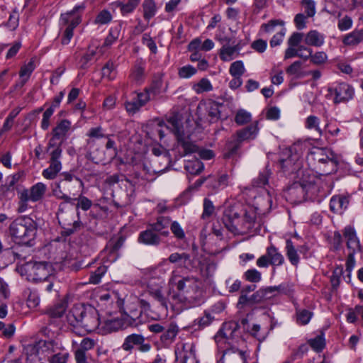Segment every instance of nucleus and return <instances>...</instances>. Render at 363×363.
Segmentation results:
<instances>
[{"label": "nucleus", "mask_w": 363, "mask_h": 363, "mask_svg": "<svg viewBox=\"0 0 363 363\" xmlns=\"http://www.w3.org/2000/svg\"><path fill=\"white\" fill-rule=\"evenodd\" d=\"M63 189H67L65 182H58L52 188V194L58 199L65 201V203H72V199Z\"/></svg>", "instance_id": "c9c22d12"}, {"label": "nucleus", "mask_w": 363, "mask_h": 363, "mask_svg": "<svg viewBox=\"0 0 363 363\" xmlns=\"http://www.w3.org/2000/svg\"><path fill=\"white\" fill-rule=\"evenodd\" d=\"M177 293L173 292L169 294V302L172 310L182 309V303H189L190 306L200 304L202 301V290L199 287L196 279L187 277L177 282Z\"/></svg>", "instance_id": "f257e3e1"}, {"label": "nucleus", "mask_w": 363, "mask_h": 363, "mask_svg": "<svg viewBox=\"0 0 363 363\" xmlns=\"http://www.w3.org/2000/svg\"><path fill=\"white\" fill-rule=\"evenodd\" d=\"M197 69L192 65H187L180 67L178 70V76L182 79H189L196 74Z\"/></svg>", "instance_id": "680f3d73"}, {"label": "nucleus", "mask_w": 363, "mask_h": 363, "mask_svg": "<svg viewBox=\"0 0 363 363\" xmlns=\"http://www.w3.org/2000/svg\"><path fill=\"white\" fill-rule=\"evenodd\" d=\"M51 345L50 342L39 340L33 344H28L24 347L23 351L27 356V360L33 362L40 355L44 354Z\"/></svg>", "instance_id": "2eb2a0df"}, {"label": "nucleus", "mask_w": 363, "mask_h": 363, "mask_svg": "<svg viewBox=\"0 0 363 363\" xmlns=\"http://www.w3.org/2000/svg\"><path fill=\"white\" fill-rule=\"evenodd\" d=\"M176 359L179 363H199L193 342L179 343L175 350Z\"/></svg>", "instance_id": "f8f14e48"}, {"label": "nucleus", "mask_w": 363, "mask_h": 363, "mask_svg": "<svg viewBox=\"0 0 363 363\" xmlns=\"http://www.w3.org/2000/svg\"><path fill=\"white\" fill-rule=\"evenodd\" d=\"M106 272V267L105 266L99 267L94 272H91L89 277V283L93 284H99Z\"/></svg>", "instance_id": "338daca9"}, {"label": "nucleus", "mask_w": 363, "mask_h": 363, "mask_svg": "<svg viewBox=\"0 0 363 363\" xmlns=\"http://www.w3.org/2000/svg\"><path fill=\"white\" fill-rule=\"evenodd\" d=\"M363 41V28L355 29L345 35L342 43L346 46H356Z\"/></svg>", "instance_id": "2f4dec72"}, {"label": "nucleus", "mask_w": 363, "mask_h": 363, "mask_svg": "<svg viewBox=\"0 0 363 363\" xmlns=\"http://www.w3.org/2000/svg\"><path fill=\"white\" fill-rule=\"evenodd\" d=\"M245 71V67L241 60L233 62L229 69V72L233 77H241Z\"/></svg>", "instance_id": "052dcab7"}, {"label": "nucleus", "mask_w": 363, "mask_h": 363, "mask_svg": "<svg viewBox=\"0 0 363 363\" xmlns=\"http://www.w3.org/2000/svg\"><path fill=\"white\" fill-rule=\"evenodd\" d=\"M208 185L213 189L225 187L228 184V176L226 174L220 175L218 178L208 177L206 178Z\"/></svg>", "instance_id": "79ce46f5"}, {"label": "nucleus", "mask_w": 363, "mask_h": 363, "mask_svg": "<svg viewBox=\"0 0 363 363\" xmlns=\"http://www.w3.org/2000/svg\"><path fill=\"white\" fill-rule=\"evenodd\" d=\"M26 268L35 281H47L51 277L52 267L48 262H30L26 264Z\"/></svg>", "instance_id": "9d476101"}, {"label": "nucleus", "mask_w": 363, "mask_h": 363, "mask_svg": "<svg viewBox=\"0 0 363 363\" xmlns=\"http://www.w3.org/2000/svg\"><path fill=\"white\" fill-rule=\"evenodd\" d=\"M244 278L253 283H257L261 281L262 274L256 269H250L247 270L243 275Z\"/></svg>", "instance_id": "774afa93"}, {"label": "nucleus", "mask_w": 363, "mask_h": 363, "mask_svg": "<svg viewBox=\"0 0 363 363\" xmlns=\"http://www.w3.org/2000/svg\"><path fill=\"white\" fill-rule=\"evenodd\" d=\"M178 332V326L175 323H170L167 328H164L160 340L165 345L170 344L174 340Z\"/></svg>", "instance_id": "72a5a7b5"}, {"label": "nucleus", "mask_w": 363, "mask_h": 363, "mask_svg": "<svg viewBox=\"0 0 363 363\" xmlns=\"http://www.w3.org/2000/svg\"><path fill=\"white\" fill-rule=\"evenodd\" d=\"M167 128L169 129L177 137L179 135L184 133L182 130L181 121L178 119L177 116H170L167 121Z\"/></svg>", "instance_id": "a19ab883"}, {"label": "nucleus", "mask_w": 363, "mask_h": 363, "mask_svg": "<svg viewBox=\"0 0 363 363\" xmlns=\"http://www.w3.org/2000/svg\"><path fill=\"white\" fill-rule=\"evenodd\" d=\"M328 92L334 95V103H344L352 99L354 89L348 84L342 82L328 88Z\"/></svg>", "instance_id": "4468645a"}, {"label": "nucleus", "mask_w": 363, "mask_h": 363, "mask_svg": "<svg viewBox=\"0 0 363 363\" xmlns=\"http://www.w3.org/2000/svg\"><path fill=\"white\" fill-rule=\"evenodd\" d=\"M37 232L36 223L28 216H21L14 220L9 226V233L16 242L31 245Z\"/></svg>", "instance_id": "7ed1b4c3"}, {"label": "nucleus", "mask_w": 363, "mask_h": 363, "mask_svg": "<svg viewBox=\"0 0 363 363\" xmlns=\"http://www.w3.org/2000/svg\"><path fill=\"white\" fill-rule=\"evenodd\" d=\"M251 114L244 109H240L236 113L235 116V122L239 125H242L251 121Z\"/></svg>", "instance_id": "13d9d810"}, {"label": "nucleus", "mask_w": 363, "mask_h": 363, "mask_svg": "<svg viewBox=\"0 0 363 363\" xmlns=\"http://www.w3.org/2000/svg\"><path fill=\"white\" fill-rule=\"evenodd\" d=\"M152 296L153 298L160 303L162 309L164 310V311L167 312L169 307L171 308L170 303L169 302V297L167 299L165 297H164L160 291H155L152 294Z\"/></svg>", "instance_id": "69168bd1"}, {"label": "nucleus", "mask_w": 363, "mask_h": 363, "mask_svg": "<svg viewBox=\"0 0 363 363\" xmlns=\"http://www.w3.org/2000/svg\"><path fill=\"white\" fill-rule=\"evenodd\" d=\"M239 325L235 321H230L223 323L222 328L215 337L216 342H220L223 339L230 340L234 338Z\"/></svg>", "instance_id": "4be33fe9"}, {"label": "nucleus", "mask_w": 363, "mask_h": 363, "mask_svg": "<svg viewBox=\"0 0 363 363\" xmlns=\"http://www.w3.org/2000/svg\"><path fill=\"white\" fill-rule=\"evenodd\" d=\"M62 169V165L50 163L49 167L43 171V176L48 179H55Z\"/></svg>", "instance_id": "603ef678"}, {"label": "nucleus", "mask_w": 363, "mask_h": 363, "mask_svg": "<svg viewBox=\"0 0 363 363\" xmlns=\"http://www.w3.org/2000/svg\"><path fill=\"white\" fill-rule=\"evenodd\" d=\"M67 308V301L62 300L48 311L50 320H48V325L44 329L45 335L50 336V333L53 335L60 329L61 326L60 318L62 316Z\"/></svg>", "instance_id": "6e6552de"}, {"label": "nucleus", "mask_w": 363, "mask_h": 363, "mask_svg": "<svg viewBox=\"0 0 363 363\" xmlns=\"http://www.w3.org/2000/svg\"><path fill=\"white\" fill-rule=\"evenodd\" d=\"M151 99L149 93L140 92L137 94L136 97L130 101L125 103V108L126 111L130 113H135L140 108L144 106Z\"/></svg>", "instance_id": "aec40b11"}, {"label": "nucleus", "mask_w": 363, "mask_h": 363, "mask_svg": "<svg viewBox=\"0 0 363 363\" xmlns=\"http://www.w3.org/2000/svg\"><path fill=\"white\" fill-rule=\"evenodd\" d=\"M53 146L50 147V141L48 142L47 147V152H49L50 158V163L56 164L57 165H62L60 159L62 157V149L61 147V143H53Z\"/></svg>", "instance_id": "7c9ffc66"}, {"label": "nucleus", "mask_w": 363, "mask_h": 363, "mask_svg": "<svg viewBox=\"0 0 363 363\" xmlns=\"http://www.w3.org/2000/svg\"><path fill=\"white\" fill-rule=\"evenodd\" d=\"M79 331L91 333L98 328L99 325V317L98 311L94 308H86L84 306V312L82 315Z\"/></svg>", "instance_id": "9b49d317"}, {"label": "nucleus", "mask_w": 363, "mask_h": 363, "mask_svg": "<svg viewBox=\"0 0 363 363\" xmlns=\"http://www.w3.org/2000/svg\"><path fill=\"white\" fill-rule=\"evenodd\" d=\"M203 206V213L201 215V218L203 220H208L214 213L215 207L213 204V202L207 198L204 199Z\"/></svg>", "instance_id": "6e6d98bb"}, {"label": "nucleus", "mask_w": 363, "mask_h": 363, "mask_svg": "<svg viewBox=\"0 0 363 363\" xmlns=\"http://www.w3.org/2000/svg\"><path fill=\"white\" fill-rule=\"evenodd\" d=\"M145 340V339L142 335L131 334L125 338L122 348L125 351L130 352L135 345L139 346V344L143 343V341Z\"/></svg>", "instance_id": "f704fd0d"}, {"label": "nucleus", "mask_w": 363, "mask_h": 363, "mask_svg": "<svg viewBox=\"0 0 363 363\" xmlns=\"http://www.w3.org/2000/svg\"><path fill=\"white\" fill-rule=\"evenodd\" d=\"M286 256L291 264L296 266L299 263V256L291 240L286 242Z\"/></svg>", "instance_id": "c03bdc74"}, {"label": "nucleus", "mask_w": 363, "mask_h": 363, "mask_svg": "<svg viewBox=\"0 0 363 363\" xmlns=\"http://www.w3.org/2000/svg\"><path fill=\"white\" fill-rule=\"evenodd\" d=\"M168 260L169 262L172 264H178L180 267H183L185 268H188V267L191 264L192 261L191 259V256L189 254L186 252L179 253L174 252L172 253L169 257Z\"/></svg>", "instance_id": "473e14b6"}, {"label": "nucleus", "mask_w": 363, "mask_h": 363, "mask_svg": "<svg viewBox=\"0 0 363 363\" xmlns=\"http://www.w3.org/2000/svg\"><path fill=\"white\" fill-rule=\"evenodd\" d=\"M140 0H118L113 6L119 8L123 16L133 13L138 6Z\"/></svg>", "instance_id": "cd10ccee"}, {"label": "nucleus", "mask_w": 363, "mask_h": 363, "mask_svg": "<svg viewBox=\"0 0 363 363\" xmlns=\"http://www.w3.org/2000/svg\"><path fill=\"white\" fill-rule=\"evenodd\" d=\"M306 159L309 165L314 167H318L320 168L322 165L328 167V168L323 169L326 174L335 171L337 164V161L333 152L325 148L313 147L308 152Z\"/></svg>", "instance_id": "39448f33"}, {"label": "nucleus", "mask_w": 363, "mask_h": 363, "mask_svg": "<svg viewBox=\"0 0 363 363\" xmlns=\"http://www.w3.org/2000/svg\"><path fill=\"white\" fill-rule=\"evenodd\" d=\"M102 77L106 78L108 80H113L116 75V66L113 62L108 61L103 67L101 69Z\"/></svg>", "instance_id": "3c124183"}, {"label": "nucleus", "mask_w": 363, "mask_h": 363, "mask_svg": "<svg viewBox=\"0 0 363 363\" xmlns=\"http://www.w3.org/2000/svg\"><path fill=\"white\" fill-rule=\"evenodd\" d=\"M294 57H298L305 60H308V56L299 50V46L296 49L294 46L289 45V48L285 50L284 59H290Z\"/></svg>", "instance_id": "0e129e2a"}, {"label": "nucleus", "mask_w": 363, "mask_h": 363, "mask_svg": "<svg viewBox=\"0 0 363 363\" xmlns=\"http://www.w3.org/2000/svg\"><path fill=\"white\" fill-rule=\"evenodd\" d=\"M162 77L163 74L158 73L155 76V79H153L150 86L144 90L145 92L149 93L150 98L160 94L162 86Z\"/></svg>", "instance_id": "e433bc0d"}, {"label": "nucleus", "mask_w": 363, "mask_h": 363, "mask_svg": "<svg viewBox=\"0 0 363 363\" xmlns=\"http://www.w3.org/2000/svg\"><path fill=\"white\" fill-rule=\"evenodd\" d=\"M284 263V256L273 245L267 247L266 249V253L259 257L256 262L257 266L259 268H267L269 265H272L273 267V274L275 273V267L281 266Z\"/></svg>", "instance_id": "1a4fd4ad"}, {"label": "nucleus", "mask_w": 363, "mask_h": 363, "mask_svg": "<svg viewBox=\"0 0 363 363\" xmlns=\"http://www.w3.org/2000/svg\"><path fill=\"white\" fill-rule=\"evenodd\" d=\"M343 235L346 240L347 248L349 252L357 253L362 251L359 240L353 228L347 226L344 230Z\"/></svg>", "instance_id": "a211bd4d"}, {"label": "nucleus", "mask_w": 363, "mask_h": 363, "mask_svg": "<svg viewBox=\"0 0 363 363\" xmlns=\"http://www.w3.org/2000/svg\"><path fill=\"white\" fill-rule=\"evenodd\" d=\"M349 198L343 195L333 196L330 201V210L335 213H342L347 208Z\"/></svg>", "instance_id": "393cba45"}, {"label": "nucleus", "mask_w": 363, "mask_h": 363, "mask_svg": "<svg viewBox=\"0 0 363 363\" xmlns=\"http://www.w3.org/2000/svg\"><path fill=\"white\" fill-rule=\"evenodd\" d=\"M257 213L252 207L239 213L235 207L225 209L222 221L225 228L234 234H247L255 227Z\"/></svg>", "instance_id": "f03ea898"}, {"label": "nucleus", "mask_w": 363, "mask_h": 363, "mask_svg": "<svg viewBox=\"0 0 363 363\" xmlns=\"http://www.w3.org/2000/svg\"><path fill=\"white\" fill-rule=\"evenodd\" d=\"M302 63L301 61H295L286 68V73L294 75L296 78H301L305 76V72L301 71Z\"/></svg>", "instance_id": "864d4df0"}, {"label": "nucleus", "mask_w": 363, "mask_h": 363, "mask_svg": "<svg viewBox=\"0 0 363 363\" xmlns=\"http://www.w3.org/2000/svg\"><path fill=\"white\" fill-rule=\"evenodd\" d=\"M245 352L235 348L226 350L218 363H246Z\"/></svg>", "instance_id": "6ab92c4d"}, {"label": "nucleus", "mask_w": 363, "mask_h": 363, "mask_svg": "<svg viewBox=\"0 0 363 363\" xmlns=\"http://www.w3.org/2000/svg\"><path fill=\"white\" fill-rule=\"evenodd\" d=\"M220 105L215 101H210L207 104L206 112L209 123H215L220 118Z\"/></svg>", "instance_id": "4c0bfd02"}, {"label": "nucleus", "mask_w": 363, "mask_h": 363, "mask_svg": "<svg viewBox=\"0 0 363 363\" xmlns=\"http://www.w3.org/2000/svg\"><path fill=\"white\" fill-rule=\"evenodd\" d=\"M279 163L284 172L294 171L299 166L294 162V158H293L291 155H289L286 159H280Z\"/></svg>", "instance_id": "4d7b16f0"}, {"label": "nucleus", "mask_w": 363, "mask_h": 363, "mask_svg": "<svg viewBox=\"0 0 363 363\" xmlns=\"http://www.w3.org/2000/svg\"><path fill=\"white\" fill-rule=\"evenodd\" d=\"M71 127V122L67 119H63L58 122L52 130V138L49 140L50 147L53 146L52 143H56V140H60V143L62 144Z\"/></svg>", "instance_id": "f3484780"}, {"label": "nucleus", "mask_w": 363, "mask_h": 363, "mask_svg": "<svg viewBox=\"0 0 363 363\" xmlns=\"http://www.w3.org/2000/svg\"><path fill=\"white\" fill-rule=\"evenodd\" d=\"M57 217L62 228L63 236H69L81 228L82 222L79 218V213L72 207L67 208L65 203L60 204Z\"/></svg>", "instance_id": "20e7f679"}, {"label": "nucleus", "mask_w": 363, "mask_h": 363, "mask_svg": "<svg viewBox=\"0 0 363 363\" xmlns=\"http://www.w3.org/2000/svg\"><path fill=\"white\" fill-rule=\"evenodd\" d=\"M47 191V186L42 182H38L32 186L29 189H23L18 191V213H23L28 208L29 201L37 202L41 200Z\"/></svg>", "instance_id": "0eeeda50"}, {"label": "nucleus", "mask_w": 363, "mask_h": 363, "mask_svg": "<svg viewBox=\"0 0 363 363\" xmlns=\"http://www.w3.org/2000/svg\"><path fill=\"white\" fill-rule=\"evenodd\" d=\"M34 69L35 66L33 62H29L28 64L23 65L19 72L20 80L16 84L15 86L22 88L29 79Z\"/></svg>", "instance_id": "c756f323"}, {"label": "nucleus", "mask_w": 363, "mask_h": 363, "mask_svg": "<svg viewBox=\"0 0 363 363\" xmlns=\"http://www.w3.org/2000/svg\"><path fill=\"white\" fill-rule=\"evenodd\" d=\"M313 188L314 184H312L311 182L305 183L296 182L289 188L288 191L290 194H292L296 191H301V193L303 194L305 192L308 193L309 191H311L312 189Z\"/></svg>", "instance_id": "de8ad7c7"}, {"label": "nucleus", "mask_w": 363, "mask_h": 363, "mask_svg": "<svg viewBox=\"0 0 363 363\" xmlns=\"http://www.w3.org/2000/svg\"><path fill=\"white\" fill-rule=\"evenodd\" d=\"M309 345L317 352H321L325 346V340L323 335L316 336L308 340Z\"/></svg>", "instance_id": "5fc2aeb1"}, {"label": "nucleus", "mask_w": 363, "mask_h": 363, "mask_svg": "<svg viewBox=\"0 0 363 363\" xmlns=\"http://www.w3.org/2000/svg\"><path fill=\"white\" fill-rule=\"evenodd\" d=\"M304 43L308 46L321 47L325 43V35L316 30H311L305 35Z\"/></svg>", "instance_id": "bb28decb"}, {"label": "nucleus", "mask_w": 363, "mask_h": 363, "mask_svg": "<svg viewBox=\"0 0 363 363\" xmlns=\"http://www.w3.org/2000/svg\"><path fill=\"white\" fill-rule=\"evenodd\" d=\"M145 66L142 63H137L134 65L130 74V79L138 84H141L145 79Z\"/></svg>", "instance_id": "58836bf2"}, {"label": "nucleus", "mask_w": 363, "mask_h": 363, "mask_svg": "<svg viewBox=\"0 0 363 363\" xmlns=\"http://www.w3.org/2000/svg\"><path fill=\"white\" fill-rule=\"evenodd\" d=\"M204 169L203 162L199 160L189 161L185 164V169L191 174H199Z\"/></svg>", "instance_id": "09e8293b"}, {"label": "nucleus", "mask_w": 363, "mask_h": 363, "mask_svg": "<svg viewBox=\"0 0 363 363\" xmlns=\"http://www.w3.org/2000/svg\"><path fill=\"white\" fill-rule=\"evenodd\" d=\"M299 50L306 51L308 54H306L308 56V59L310 58L311 63L315 65H321L326 62L328 60L327 54L323 51H318L315 53H313V50L311 48L304 46L299 45Z\"/></svg>", "instance_id": "a878e982"}, {"label": "nucleus", "mask_w": 363, "mask_h": 363, "mask_svg": "<svg viewBox=\"0 0 363 363\" xmlns=\"http://www.w3.org/2000/svg\"><path fill=\"white\" fill-rule=\"evenodd\" d=\"M313 316V313L306 309L297 311L296 319L297 323L300 325H306L309 323Z\"/></svg>", "instance_id": "bf43d9fd"}, {"label": "nucleus", "mask_w": 363, "mask_h": 363, "mask_svg": "<svg viewBox=\"0 0 363 363\" xmlns=\"http://www.w3.org/2000/svg\"><path fill=\"white\" fill-rule=\"evenodd\" d=\"M171 223V219L168 216H160L157 218L156 222L150 223L148 227L158 233L160 235L167 237L169 232L167 230Z\"/></svg>", "instance_id": "b1692460"}, {"label": "nucleus", "mask_w": 363, "mask_h": 363, "mask_svg": "<svg viewBox=\"0 0 363 363\" xmlns=\"http://www.w3.org/2000/svg\"><path fill=\"white\" fill-rule=\"evenodd\" d=\"M192 89L196 94H201L211 91L213 86L209 79L202 78L199 82L193 85Z\"/></svg>", "instance_id": "8fccbe9b"}, {"label": "nucleus", "mask_w": 363, "mask_h": 363, "mask_svg": "<svg viewBox=\"0 0 363 363\" xmlns=\"http://www.w3.org/2000/svg\"><path fill=\"white\" fill-rule=\"evenodd\" d=\"M96 345V342L94 339L90 337H84L80 343L77 345L76 341H72V347L77 346L76 350H81L84 352L87 353L88 351L93 349Z\"/></svg>", "instance_id": "49530a36"}, {"label": "nucleus", "mask_w": 363, "mask_h": 363, "mask_svg": "<svg viewBox=\"0 0 363 363\" xmlns=\"http://www.w3.org/2000/svg\"><path fill=\"white\" fill-rule=\"evenodd\" d=\"M84 312V306L81 304L74 305L66 315V320L71 329L77 334L82 335L79 331V325L82 315Z\"/></svg>", "instance_id": "dca6fc26"}, {"label": "nucleus", "mask_w": 363, "mask_h": 363, "mask_svg": "<svg viewBox=\"0 0 363 363\" xmlns=\"http://www.w3.org/2000/svg\"><path fill=\"white\" fill-rule=\"evenodd\" d=\"M59 182H65L67 189H63L68 194H71L76 188L82 187L84 185L82 179L69 172H62Z\"/></svg>", "instance_id": "5701e85b"}, {"label": "nucleus", "mask_w": 363, "mask_h": 363, "mask_svg": "<svg viewBox=\"0 0 363 363\" xmlns=\"http://www.w3.org/2000/svg\"><path fill=\"white\" fill-rule=\"evenodd\" d=\"M177 140L179 145L182 147L184 151L182 156L196 152L198 150L197 145L191 141L189 136H186L184 133L182 135H179L178 137H177Z\"/></svg>", "instance_id": "c85d7f7f"}, {"label": "nucleus", "mask_w": 363, "mask_h": 363, "mask_svg": "<svg viewBox=\"0 0 363 363\" xmlns=\"http://www.w3.org/2000/svg\"><path fill=\"white\" fill-rule=\"evenodd\" d=\"M143 17L146 21H149L156 13L157 8L154 0H145L142 4Z\"/></svg>", "instance_id": "ea45409f"}, {"label": "nucleus", "mask_w": 363, "mask_h": 363, "mask_svg": "<svg viewBox=\"0 0 363 363\" xmlns=\"http://www.w3.org/2000/svg\"><path fill=\"white\" fill-rule=\"evenodd\" d=\"M305 127L309 130H314L319 136L323 135V130L320 127V119L315 116H308L305 121Z\"/></svg>", "instance_id": "a18cd8bd"}, {"label": "nucleus", "mask_w": 363, "mask_h": 363, "mask_svg": "<svg viewBox=\"0 0 363 363\" xmlns=\"http://www.w3.org/2000/svg\"><path fill=\"white\" fill-rule=\"evenodd\" d=\"M77 201L75 210L77 212L79 208H81L83 211H87L92 206V201L87 197L82 195H79L78 198L72 199V201Z\"/></svg>", "instance_id": "e2e57ef3"}, {"label": "nucleus", "mask_w": 363, "mask_h": 363, "mask_svg": "<svg viewBox=\"0 0 363 363\" xmlns=\"http://www.w3.org/2000/svg\"><path fill=\"white\" fill-rule=\"evenodd\" d=\"M258 131H259V129L257 127V122L247 126L245 128H243L242 130L237 131V133H236L237 143L235 144H233V143H230L228 145V149L229 150V154H230V155L235 154L237 152V150L239 149L240 143L245 141V140L255 139L258 133Z\"/></svg>", "instance_id": "ddd939ff"}, {"label": "nucleus", "mask_w": 363, "mask_h": 363, "mask_svg": "<svg viewBox=\"0 0 363 363\" xmlns=\"http://www.w3.org/2000/svg\"><path fill=\"white\" fill-rule=\"evenodd\" d=\"M84 10V5H78L70 11L61 14L60 24L65 27L62 31L61 43L67 45L73 37L74 29L81 23L82 14ZM63 29V28H62Z\"/></svg>", "instance_id": "423d86ee"}, {"label": "nucleus", "mask_w": 363, "mask_h": 363, "mask_svg": "<svg viewBox=\"0 0 363 363\" xmlns=\"http://www.w3.org/2000/svg\"><path fill=\"white\" fill-rule=\"evenodd\" d=\"M138 240L140 243L146 245L158 246L161 243L162 239L158 233L148 227L145 230L140 233Z\"/></svg>", "instance_id": "412c9836"}, {"label": "nucleus", "mask_w": 363, "mask_h": 363, "mask_svg": "<svg viewBox=\"0 0 363 363\" xmlns=\"http://www.w3.org/2000/svg\"><path fill=\"white\" fill-rule=\"evenodd\" d=\"M238 49L236 46L223 45L220 50L219 56L223 61H230L236 57Z\"/></svg>", "instance_id": "37998d69"}]
</instances>
